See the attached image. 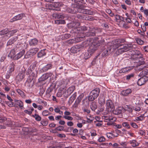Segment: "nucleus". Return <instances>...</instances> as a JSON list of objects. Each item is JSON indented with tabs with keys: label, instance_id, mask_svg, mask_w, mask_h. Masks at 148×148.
Returning <instances> with one entry per match:
<instances>
[{
	"label": "nucleus",
	"instance_id": "40",
	"mask_svg": "<svg viewBox=\"0 0 148 148\" xmlns=\"http://www.w3.org/2000/svg\"><path fill=\"white\" fill-rule=\"evenodd\" d=\"M8 29L5 28L0 31V35H3L8 33Z\"/></svg>",
	"mask_w": 148,
	"mask_h": 148
},
{
	"label": "nucleus",
	"instance_id": "56",
	"mask_svg": "<svg viewBox=\"0 0 148 148\" xmlns=\"http://www.w3.org/2000/svg\"><path fill=\"white\" fill-rule=\"evenodd\" d=\"M125 20L127 23L131 24L132 23V21L130 18L127 17L126 18H125Z\"/></svg>",
	"mask_w": 148,
	"mask_h": 148
},
{
	"label": "nucleus",
	"instance_id": "41",
	"mask_svg": "<svg viewBox=\"0 0 148 148\" xmlns=\"http://www.w3.org/2000/svg\"><path fill=\"white\" fill-rule=\"evenodd\" d=\"M42 114L43 116H47L51 114V113L48 111L47 110L43 111L42 112Z\"/></svg>",
	"mask_w": 148,
	"mask_h": 148
},
{
	"label": "nucleus",
	"instance_id": "9",
	"mask_svg": "<svg viewBox=\"0 0 148 148\" xmlns=\"http://www.w3.org/2000/svg\"><path fill=\"white\" fill-rule=\"evenodd\" d=\"M74 90V87L73 86L69 87L66 90V89H63V96L65 97H69L73 91Z\"/></svg>",
	"mask_w": 148,
	"mask_h": 148
},
{
	"label": "nucleus",
	"instance_id": "4",
	"mask_svg": "<svg viewBox=\"0 0 148 148\" xmlns=\"http://www.w3.org/2000/svg\"><path fill=\"white\" fill-rule=\"evenodd\" d=\"M113 47L114 49H118L116 52L118 55H119L131 49L132 46L131 45L127 44H122L121 40L119 39L117 41V42L114 45Z\"/></svg>",
	"mask_w": 148,
	"mask_h": 148
},
{
	"label": "nucleus",
	"instance_id": "3",
	"mask_svg": "<svg viewBox=\"0 0 148 148\" xmlns=\"http://www.w3.org/2000/svg\"><path fill=\"white\" fill-rule=\"evenodd\" d=\"M77 29L79 32L78 33H82L83 35L79 37L68 40L67 42L68 44L72 45L81 41L86 36H94L95 35V32H85L87 29V27L86 26L77 27Z\"/></svg>",
	"mask_w": 148,
	"mask_h": 148
},
{
	"label": "nucleus",
	"instance_id": "57",
	"mask_svg": "<svg viewBox=\"0 0 148 148\" xmlns=\"http://www.w3.org/2000/svg\"><path fill=\"white\" fill-rule=\"evenodd\" d=\"M32 56L31 55L29 54L28 51L26 53L25 55L24 58L27 59L28 58H29Z\"/></svg>",
	"mask_w": 148,
	"mask_h": 148
},
{
	"label": "nucleus",
	"instance_id": "5",
	"mask_svg": "<svg viewBox=\"0 0 148 148\" xmlns=\"http://www.w3.org/2000/svg\"><path fill=\"white\" fill-rule=\"evenodd\" d=\"M62 3L59 2H55L52 4H47L45 8L41 7V10L43 11H48L49 10L59 11L60 10L59 7L62 6Z\"/></svg>",
	"mask_w": 148,
	"mask_h": 148
},
{
	"label": "nucleus",
	"instance_id": "43",
	"mask_svg": "<svg viewBox=\"0 0 148 148\" xmlns=\"http://www.w3.org/2000/svg\"><path fill=\"white\" fill-rule=\"evenodd\" d=\"M115 18L116 19V20H120L122 21H124V17H122V16H120L119 15H116L115 16Z\"/></svg>",
	"mask_w": 148,
	"mask_h": 148
},
{
	"label": "nucleus",
	"instance_id": "48",
	"mask_svg": "<svg viewBox=\"0 0 148 148\" xmlns=\"http://www.w3.org/2000/svg\"><path fill=\"white\" fill-rule=\"evenodd\" d=\"M138 134L140 135L141 136H145V135L146 133L145 131L144 130H139L138 131Z\"/></svg>",
	"mask_w": 148,
	"mask_h": 148
},
{
	"label": "nucleus",
	"instance_id": "46",
	"mask_svg": "<svg viewBox=\"0 0 148 148\" xmlns=\"http://www.w3.org/2000/svg\"><path fill=\"white\" fill-rule=\"evenodd\" d=\"M17 29H13L11 31L8 32V34L10 35V36H12L13 34L16 33L17 32Z\"/></svg>",
	"mask_w": 148,
	"mask_h": 148
},
{
	"label": "nucleus",
	"instance_id": "22",
	"mask_svg": "<svg viewBox=\"0 0 148 148\" xmlns=\"http://www.w3.org/2000/svg\"><path fill=\"white\" fill-rule=\"evenodd\" d=\"M52 65L51 64H47L46 65L43 67L42 70L43 72H45L49 69L52 68Z\"/></svg>",
	"mask_w": 148,
	"mask_h": 148
},
{
	"label": "nucleus",
	"instance_id": "42",
	"mask_svg": "<svg viewBox=\"0 0 148 148\" xmlns=\"http://www.w3.org/2000/svg\"><path fill=\"white\" fill-rule=\"evenodd\" d=\"M106 135L107 137L111 139L114 138L112 132H110L107 133L106 134Z\"/></svg>",
	"mask_w": 148,
	"mask_h": 148
},
{
	"label": "nucleus",
	"instance_id": "15",
	"mask_svg": "<svg viewBox=\"0 0 148 148\" xmlns=\"http://www.w3.org/2000/svg\"><path fill=\"white\" fill-rule=\"evenodd\" d=\"M25 53V51L23 49L22 51H20L19 53L15 55V57L14 58V60H18L21 58Z\"/></svg>",
	"mask_w": 148,
	"mask_h": 148
},
{
	"label": "nucleus",
	"instance_id": "6",
	"mask_svg": "<svg viewBox=\"0 0 148 148\" xmlns=\"http://www.w3.org/2000/svg\"><path fill=\"white\" fill-rule=\"evenodd\" d=\"M100 92V89L96 88L90 92L88 97V100L92 101L97 98Z\"/></svg>",
	"mask_w": 148,
	"mask_h": 148
},
{
	"label": "nucleus",
	"instance_id": "18",
	"mask_svg": "<svg viewBox=\"0 0 148 148\" xmlns=\"http://www.w3.org/2000/svg\"><path fill=\"white\" fill-rule=\"evenodd\" d=\"M38 43V40L34 38L30 40L29 42V45L31 46H34L37 45Z\"/></svg>",
	"mask_w": 148,
	"mask_h": 148
},
{
	"label": "nucleus",
	"instance_id": "23",
	"mask_svg": "<svg viewBox=\"0 0 148 148\" xmlns=\"http://www.w3.org/2000/svg\"><path fill=\"white\" fill-rule=\"evenodd\" d=\"M99 104L101 107L105 103V99L103 96L100 97L98 100Z\"/></svg>",
	"mask_w": 148,
	"mask_h": 148
},
{
	"label": "nucleus",
	"instance_id": "59",
	"mask_svg": "<svg viewBox=\"0 0 148 148\" xmlns=\"http://www.w3.org/2000/svg\"><path fill=\"white\" fill-rule=\"evenodd\" d=\"M77 96V93H74L71 97L70 99H72L73 101L75 99Z\"/></svg>",
	"mask_w": 148,
	"mask_h": 148
},
{
	"label": "nucleus",
	"instance_id": "29",
	"mask_svg": "<svg viewBox=\"0 0 148 148\" xmlns=\"http://www.w3.org/2000/svg\"><path fill=\"white\" fill-rule=\"evenodd\" d=\"M17 38H18L16 37L11 38L8 41L7 44L8 45H12L17 40Z\"/></svg>",
	"mask_w": 148,
	"mask_h": 148
},
{
	"label": "nucleus",
	"instance_id": "2",
	"mask_svg": "<svg viewBox=\"0 0 148 148\" xmlns=\"http://www.w3.org/2000/svg\"><path fill=\"white\" fill-rule=\"evenodd\" d=\"M77 6V7L70 8H67L66 11L67 12L71 13L77 12L88 14H91L90 12L88 10L84 9L85 6L83 5L86 4L84 0H71Z\"/></svg>",
	"mask_w": 148,
	"mask_h": 148
},
{
	"label": "nucleus",
	"instance_id": "64",
	"mask_svg": "<svg viewBox=\"0 0 148 148\" xmlns=\"http://www.w3.org/2000/svg\"><path fill=\"white\" fill-rule=\"evenodd\" d=\"M127 134L130 135V136L134 137L135 136V135L131 131H128L127 132Z\"/></svg>",
	"mask_w": 148,
	"mask_h": 148
},
{
	"label": "nucleus",
	"instance_id": "17",
	"mask_svg": "<svg viewBox=\"0 0 148 148\" xmlns=\"http://www.w3.org/2000/svg\"><path fill=\"white\" fill-rule=\"evenodd\" d=\"M123 110V108L122 107H119L112 111L114 114L118 115L121 113Z\"/></svg>",
	"mask_w": 148,
	"mask_h": 148
},
{
	"label": "nucleus",
	"instance_id": "24",
	"mask_svg": "<svg viewBox=\"0 0 148 148\" xmlns=\"http://www.w3.org/2000/svg\"><path fill=\"white\" fill-rule=\"evenodd\" d=\"M25 77L24 74L23 73H19L16 77V79L18 81H20L23 79Z\"/></svg>",
	"mask_w": 148,
	"mask_h": 148
},
{
	"label": "nucleus",
	"instance_id": "8",
	"mask_svg": "<svg viewBox=\"0 0 148 148\" xmlns=\"http://www.w3.org/2000/svg\"><path fill=\"white\" fill-rule=\"evenodd\" d=\"M35 71H34L33 70L31 69L28 68L26 71V74L29 75V79H27V81L29 82H31L33 79V77L36 76Z\"/></svg>",
	"mask_w": 148,
	"mask_h": 148
},
{
	"label": "nucleus",
	"instance_id": "47",
	"mask_svg": "<svg viewBox=\"0 0 148 148\" xmlns=\"http://www.w3.org/2000/svg\"><path fill=\"white\" fill-rule=\"evenodd\" d=\"M41 124L44 126H46L47 125L48 122L47 121L42 120L40 122Z\"/></svg>",
	"mask_w": 148,
	"mask_h": 148
},
{
	"label": "nucleus",
	"instance_id": "32",
	"mask_svg": "<svg viewBox=\"0 0 148 148\" xmlns=\"http://www.w3.org/2000/svg\"><path fill=\"white\" fill-rule=\"evenodd\" d=\"M45 74L43 75L38 79V82H41L42 81H44L47 79V76Z\"/></svg>",
	"mask_w": 148,
	"mask_h": 148
},
{
	"label": "nucleus",
	"instance_id": "50",
	"mask_svg": "<svg viewBox=\"0 0 148 148\" xmlns=\"http://www.w3.org/2000/svg\"><path fill=\"white\" fill-rule=\"evenodd\" d=\"M134 74L133 73H131L128 75L126 76V79L129 80L134 77Z\"/></svg>",
	"mask_w": 148,
	"mask_h": 148
},
{
	"label": "nucleus",
	"instance_id": "16",
	"mask_svg": "<svg viewBox=\"0 0 148 148\" xmlns=\"http://www.w3.org/2000/svg\"><path fill=\"white\" fill-rule=\"evenodd\" d=\"M15 64L13 62L11 63L9 67V70L8 71V72L9 74L11 75L15 69Z\"/></svg>",
	"mask_w": 148,
	"mask_h": 148
},
{
	"label": "nucleus",
	"instance_id": "1",
	"mask_svg": "<svg viewBox=\"0 0 148 148\" xmlns=\"http://www.w3.org/2000/svg\"><path fill=\"white\" fill-rule=\"evenodd\" d=\"M99 37H95L94 38H89L84 42L85 47L89 46L87 52H86L84 54L86 59L90 57L91 55L98 49V47L100 45V42L99 39L102 38L101 36H99Z\"/></svg>",
	"mask_w": 148,
	"mask_h": 148
},
{
	"label": "nucleus",
	"instance_id": "13",
	"mask_svg": "<svg viewBox=\"0 0 148 148\" xmlns=\"http://www.w3.org/2000/svg\"><path fill=\"white\" fill-rule=\"evenodd\" d=\"M82 48L81 45H77L72 47L71 49V51L73 53H76L80 51Z\"/></svg>",
	"mask_w": 148,
	"mask_h": 148
},
{
	"label": "nucleus",
	"instance_id": "14",
	"mask_svg": "<svg viewBox=\"0 0 148 148\" xmlns=\"http://www.w3.org/2000/svg\"><path fill=\"white\" fill-rule=\"evenodd\" d=\"M132 92V90L130 88H128L126 90H122L120 95L123 96H127L129 94H131Z\"/></svg>",
	"mask_w": 148,
	"mask_h": 148
},
{
	"label": "nucleus",
	"instance_id": "49",
	"mask_svg": "<svg viewBox=\"0 0 148 148\" xmlns=\"http://www.w3.org/2000/svg\"><path fill=\"white\" fill-rule=\"evenodd\" d=\"M136 40L138 44L142 45L144 43V42L140 38H137Z\"/></svg>",
	"mask_w": 148,
	"mask_h": 148
},
{
	"label": "nucleus",
	"instance_id": "37",
	"mask_svg": "<svg viewBox=\"0 0 148 148\" xmlns=\"http://www.w3.org/2000/svg\"><path fill=\"white\" fill-rule=\"evenodd\" d=\"M103 117L104 118L105 120L106 121L108 120L110 121L112 120L115 121V118L114 117H112L111 116H104Z\"/></svg>",
	"mask_w": 148,
	"mask_h": 148
},
{
	"label": "nucleus",
	"instance_id": "36",
	"mask_svg": "<svg viewBox=\"0 0 148 148\" xmlns=\"http://www.w3.org/2000/svg\"><path fill=\"white\" fill-rule=\"evenodd\" d=\"M55 23L56 24L59 25L60 24H65L66 23L64 20L60 19L55 20Z\"/></svg>",
	"mask_w": 148,
	"mask_h": 148
},
{
	"label": "nucleus",
	"instance_id": "11",
	"mask_svg": "<svg viewBox=\"0 0 148 148\" xmlns=\"http://www.w3.org/2000/svg\"><path fill=\"white\" fill-rule=\"evenodd\" d=\"M25 14L24 13H21L16 16L13 18L10 19V22H13L15 21L20 20L21 19L25 16Z\"/></svg>",
	"mask_w": 148,
	"mask_h": 148
},
{
	"label": "nucleus",
	"instance_id": "55",
	"mask_svg": "<svg viewBox=\"0 0 148 148\" xmlns=\"http://www.w3.org/2000/svg\"><path fill=\"white\" fill-rule=\"evenodd\" d=\"M64 92H63V90H62L61 92H58L57 94V96L58 97H61L62 96V95H63V93Z\"/></svg>",
	"mask_w": 148,
	"mask_h": 148
},
{
	"label": "nucleus",
	"instance_id": "26",
	"mask_svg": "<svg viewBox=\"0 0 148 148\" xmlns=\"http://www.w3.org/2000/svg\"><path fill=\"white\" fill-rule=\"evenodd\" d=\"M90 107L92 111H95L97 108L96 103L95 102H92L90 104Z\"/></svg>",
	"mask_w": 148,
	"mask_h": 148
},
{
	"label": "nucleus",
	"instance_id": "61",
	"mask_svg": "<svg viewBox=\"0 0 148 148\" xmlns=\"http://www.w3.org/2000/svg\"><path fill=\"white\" fill-rule=\"evenodd\" d=\"M112 146L114 148H124V147H119V145L117 143H115L112 145Z\"/></svg>",
	"mask_w": 148,
	"mask_h": 148
},
{
	"label": "nucleus",
	"instance_id": "30",
	"mask_svg": "<svg viewBox=\"0 0 148 148\" xmlns=\"http://www.w3.org/2000/svg\"><path fill=\"white\" fill-rule=\"evenodd\" d=\"M15 102L16 105L18 106L21 108L23 107V103L22 101L20 100H15Z\"/></svg>",
	"mask_w": 148,
	"mask_h": 148
},
{
	"label": "nucleus",
	"instance_id": "53",
	"mask_svg": "<svg viewBox=\"0 0 148 148\" xmlns=\"http://www.w3.org/2000/svg\"><path fill=\"white\" fill-rule=\"evenodd\" d=\"M63 117L69 121H72L73 120V118L71 116H64Z\"/></svg>",
	"mask_w": 148,
	"mask_h": 148
},
{
	"label": "nucleus",
	"instance_id": "44",
	"mask_svg": "<svg viewBox=\"0 0 148 148\" xmlns=\"http://www.w3.org/2000/svg\"><path fill=\"white\" fill-rule=\"evenodd\" d=\"M98 140L100 142H105L106 140V138L103 136H101L99 138Z\"/></svg>",
	"mask_w": 148,
	"mask_h": 148
},
{
	"label": "nucleus",
	"instance_id": "12",
	"mask_svg": "<svg viewBox=\"0 0 148 148\" xmlns=\"http://www.w3.org/2000/svg\"><path fill=\"white\" fill-rule=\"evenodd\" d=\"M148 80V78L146 77H143L139 79L137 82V84L138 85L141 86L144 85Z\"/></svg>",
	"mask_w": 148,
	"mask_h": 148
},
{
	"label": "nucleus",
	"instance_id": "25",
	"mask_svg": "<svg viewBox=\"0 0 148 148\" xmlns=\"http://www.w3.org/2000/svg\"><path fill=\"white\" fill-rule=\"evenodd\" d=\"M145 116L144 114L143 115H141L139 116L136 117L135 121H142L144 119L145 117H146V116Z\"/></svg>",
	"mask_w": 148,
	"mask_h": 148
},
{
	"label": "nucleus",
	"instance_id": "28",
	"mask_svg": "<svg viewBox=\"0 0 148 148\" xmlns=\"http://www.w3.org/2000/svg\"><path fill=\"white\" fill-rule=\"evenodd\" d=\"M17 92L23 98H25L26 95L24 92L20 89H17L16 90Z\"/></svg>",
	"mask_w": 148,
	"mask_h": 148
},
{
	"label": "nucleus",
	"instance_id": "39",
	"mask_svg": "<svg viewBox=\"0 0 148 148\" xmlns=\"http://www.w3.org/2000/svg\"><path fill=\"white\" fill-rule=\"evenodd\" d=\"M83 97L84 95H80L77 98L75 101L79 104Z\"/></svg>",
	"mask_w": 148,
	"mask_h": 148
},
{
	"label": "nucleus",
	"instance_id": "38",
	"mask_svg": "<svg viewBox=\"0 0 148 148\" xmlns=\"http://www.w3.org/2000/svg\"><path fill=\"white\" fill-rule=\"evenodd\" d=\"M64 127L63 126H59L58 127L56 128L53 131V132H56V131H61L63 130L64 129Z\"/></svg>",
	"mask_w": 148,
	"mask_h": 148
},
{
	"label": "nucleus",
	"instance_id": "10",
	"mask_svg": "<svg viewBox=\"0 0 148 148\" xmlns=\"http://www.w3.org/2000/svg\"><path fill=\"white\" fill-rule=\"evenodd\" d=\"M106 109L108 111H111L114 110V106L112 100H109L106 102Z\"/></svg>",
	"mask_w": 148,
	"mask_h": 148
},
{
	"label": "nucleus",
	"instance_id": "54",
	"mask_svg": "<svg viewBox=\"0 0 148 148\" xmlns=\"http://www.w3.org/2000/svg\"><path fill=\"white\" fill-rule=\"evenodd\" d=\"M112 132L114 138L116 137H117L118 136V134H117V132H116V130L115 131H112Z\"/></svg>",
	"mask_w": 148,
	"mask_h": 148
},
{
	"label": "nucleus",
	"instance_id": "34",
	"mask_svg": "<svg viewBox=\"0 0 148 148\" xmlns=\"http://www.w3.org/2000/svg\"><path fill=\"white\" fill-rule=\"evenodd\" d=\"M32 116L35 118L36 121H40L41 120V117L38 114H35L34 115H32Z\"/></svg>",
	"mask_w": 148,
	"mask_h": 148
},
{
	"label": "nucleus",
	"instance_id": "19",
	"mask_svg": "<svg viewBox=\"0 0 148 148\" xmlns=\"http://www.w3.org/2000/svg\"><path fill=\"white\" fill-rule=\"evenodd\" d=\"M15 51L14 49H12L11 50L10 53L8 54V57L11 59L14 60L15 57Z\"/></svg>",
	"mask_w": 148,
	"mask_h": 148
},
{
	"label": "nucleus",
	"instance_id": "20",
	"mask_svg": "<svg viewBox=\"0 0 148 148\" xmlns=\"http://www.w3.org/2000/svg\"><path fill=\"white\" fill-rule=\"evenodd\" d=\"M38 50L39 49L38 48H34L30 49L28 52L30 55L32 56L35 55L38 51Z\"/></svg>",
	"mask_w": 148,
	"mask_h": 148
},
{
	"label": "nucleus",
	"instance_id": "33",
	"mask_svg": "<svg viewBox=\"0 0 148 148\" xmlns=\"http://www.w3.org/2000/svg\"><path fill=\"white\" fill-rule=\"evenodd\" d=\"M122 125L123 127L128 129H130L131 127L129 123L127 122H123L122 123Z\"/></svg>",
	"mask_w": 148,
	"mask_h": 148
},
{
	"label": "nucleus",
	"instance_id": "52",
	"mask_svg": "<svg viewBox=\"0 0 148 148\" xmlns=\"http://www.w3.org/2000/svg\"><path fill=\"white\" fill-rule=\"evenodd\" d=\"M130 124L131 126L134 128L136 129L138 127V125L135 123L131 122Z\"/></svg>",
	"mask_w": 148,
	"mask_h": 148
},
{
	"label": "nucleus",
	"instance_id": "63",
	"mask_svg": "<svg viewBox=\"0 0 148 148\" xmlns=\"http://www.w3.org/2000/svg\"><path fill=\"white\" fill-rule=\"evenodd\" d=\"M143 51L145 52H148V46L143 47Z\"/></svg>",
	"mask_w": 148,
	"mask_h": 148
},
{
	"label": "nucleus",
	"instance_id": "58",
	"mask_svg": "<svg viewBox=\"0 0 148 148\" xmlns=\"http://www.w3.org/2000/svg\"><path fill=\"white\" fill-rule=\"evenodd\" d=\"M5 102L10 107H12L14 105V103L12 101H10V102L7 101Z\"/></svg>",
	"mask_w": 148,
	"mask_h": 148
},
{
	"label": "nucleus",
	"instance_id": "45",
	"mask_svg": "<svg viewBox=\"0 0 148 148\" xmlns=\"http://www.w3.org/2000/svg\"><path fill=\"white\" fill-rule=\"evenodd\" d=\"M90 118H88V117H87V120L86 121L88 123H91L94 120V118L93 117L91 116H89Z\"/></svg>",
	"mask_w": 148,
	"mask_h": 148
},
{
	"label": "nucleus",
	"instance_id": "21",
	"mask_svg": "<svg viewBox=\"0 0 148 148\" xmlns=\"http://www.w3.org/2000/svg\"><path fill=\"white\" fill-rule=\"evenodd\" d=\"M52 16L53 18H55V19H62L64 18V17L63 15L59 14L58 13H53Z\"/></svg>",
	"mask_w": 148,
	"mask_h": 148
},
{
	"label": "nucleus",
	"instance_id": "35",
	"mask_svg": "<svg viewBox=\"0 0 148 148\" xmlns=\"http://www.w3.org/2000/svg\"><path fill=\"white\" fill-rule=\"evenodd\" d=\"M130 70V67H126L121 69L119 71L120 73H124Z\"/></svg>",
	"mask_w": 148,
	"mask_h": 148
},
{
	"label": "nucleus",
	"instance_id": "62",
	"mask_svg": "<svg viewBox=\"0 0 148 148\" xmlns=\"http://www.w3.org/2000/svg\"><path fill=\"white\" fill-rule=\"evenodd\" d=\"M91 136L92 137H94L97 135L96 132L95 131H92L90 132Z\"/></svg>",
	"mask_w": 148,
	"mask_h": 148
},
{
	"label": "nucleus",
	"instance_id": "7",
	"mask_svg": "<svg viewBox=\"0 0 148 148\" xmlns=\"http://www.w3.org/2000/svg\"><path fill=\"white\" fill-rule=\"evenodd\" d=\"M145 62L143 61L141 62L140 61V62L138 63V65L139 66H141V68H140L141 69H143V70L142 71V73L141 72L140 74L142 75L141 73H142V75H143V76H145L147 75H148V69H144L145 68H147L148 67V65H146V64H145Z\"/></svg>",
	"mask_w": 148,
	"mask_h": 148
},
{
	"label": "nucleus",
	"instance_id": "51",
	"mask_svg": "<svg viewBox=\"0 0 148 148\" xmlns=\"http://www.w3.org/2000/svg\"><path fill=\"white\" fill-rule=\"evenodd\" d=\"M71 36V35L69 34H64L62 36V38L64 39H67Z\"/></svg>",
	"mask_w": 148,
	"mask_h": 148
},
{
	"label": "nucleus",
	"instance_id": "27",
	"mask_svg": "<svg viewBox=\"0 0 148 148\" xmlns=\"http://www.w3.org/2000/svg\"><path fill=\"white\" fill-rule=\"evenodd\" d=\"M131 145L133 147H136L138 145V143L135 140H130L129 142Z\"/></svg>",
	"mask_w": 148,
	"mask_h": 148
},
{
	"label": "nucleus",
	"instance_id": "60",
	"mask_svg": "<svg viewBox=\"0 0 148 148\" xmlns=\"http://www.w3.org/2000/svg\"><path fill=\"white\" fill-rule=\"evenodd\" d=\"M5 100V99H4L3 98H1L0 97V103L1 104L2 106H4V104L3 103L4 102Z\"/></svg>",
	"mask_w": 148,
	"mask_h": 148
},
{
	"label": "nucleus",
	"instance_id": "31",
	"mask_svg": "<svg viewBox=\"0 0 148 148\" xmlns=\"http://www.w3.org/2000/svg\"><path fill=\"white\" fill-rule=\"evenodd\" d=\"M46 55L45 50H41L38 54V56L39 58H41Z\"/></svg>",
	"mask_w": 148,
	"mask_h": 148
}]
</instances>
